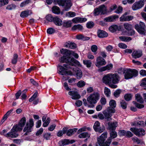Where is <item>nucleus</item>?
Listing matches in <instances>:
<instances>
[{
    "label": "nucleus",
    "mask_w": 146,
    "mask_h": 146,
    "mask_svg": "<svg viewBox=\"0 0 146 146\" xmlns=\"http://www.w3.org/2000/svg\"><path fill=\"white\" fill-rule=\"evenodd\" d=\"M60 62L66 63L63 64V66L65 68L60 65L58 66V73L62 75H72L73 74L71 71H66L67 69L72 68L70 66H81V65L80 62L73 58H71L70 57L63 56L60 58Z\"/></svg>",
    "instance_id": "obj_1"
},
{
    "label": "nucleus",
    "mask_w": 146,
    "mask_h": 146,
    "mask_svg": "<svg viewBox=\"0 0 146 146\" xmlns=\"http://www.w3.org/2000/svg\"><path fill=\"white\" fill-rule=\"evenodd\" d=\"M103 82L112 88H115L117 86L115 84H117L119 81V76L116 73L109 74L105 75L102 78Z\"/></svg>",
    "instance_id": "obj_2"
},
{
    "label": "nucleus",
    "mask_w": 146,
    "mask_h": 146,
    "mask_svg": "<svg viewBox=\"0 0 146 146\" xmlns=\"http://www.w3.org/2000/svg\"><path fill=\"white\" fill-rule=\"evenodd\" d=\"M100 97V94L97 92H94L91 94L87 98V101L90 105L89 107H93L94 105L96 104L97 101L99 100Z\"/></svg>",
    "instance_id": "obj_3"
},
{
    "label": "nucleus",
    "mask_w": 146,
    "mask_h": 146,
    "mask_svg": "<svg viewBox=\"0 0 146 146\" xmlns=\"http://www.w3.org/2000/svg\"><path fill=\"white\" fill-rule=\"evenodd\" d=\"M125 78L126 79L136 76L138 74V72L136 70L128 69L124 70Z\"/></svg>",
    "instance_id": "obj_4"
},
{
    "label": "nucleus",
    "mask_w": 146,
    "mask_h": 146,
    "mask_svg": "<svg viewBox=\"0 0 146 146\" xmlns=\"http://www.w3.org/2000/svg\"><path fill=\"white\" fill-rule=\"evenodd\" d=\"M108 133L107 132L103 133L98 139V142L100 146H109L110 144L108 145L107 140L104 142L107 137Z\"/></svg>",
    "instance_id": "obj_5"
},
{
    "label": "nucleus",
    "mask_w": 146,
    "mask_h": 146,
    "mask_svg": "<svg viewBox=\"0 0 146 146\" xmlns=\"http://www.w3.org/2000/svg\"><path fill=\"white\" fill-rule=\"evenodd\" d=\"M54 1L57 2L65 9L70 8L72 5L70 0H54Z\"/></svg>",
    "instance_id": "obj_6"
},
{
    "label": "nucleus",
    "mask_w": 146,
    "mask_h": 146,
    "mask_svg": "<svg viewBox=\"0 0 146 146\" xmlns=\"http://www.w3.org/2000/svg\"><path fill=\"white\" fill-rule=\"evenodd\" d=\"M135 29L140 33L144 34L145 33L146 26L143 22H140L139 24H136L135 25Z\"/></svg>",
    "instance_id": "obj_7"
},
{
    "label": "nucleus",
    "mask_w": 146,
    "mask_h": 146,
    "mask_svg": "<svg viewBox=\"0 0 146 146\" xmlns=\"http://www.w3.org/2000/svg\"><path fill=\"white\" fill-rule=\"evenodd\" d=\"M115 112V109L108 108L106 110L103 111V113L105 118L107 119L108 120H110L111 119V117L112 115V113H114Z\"/></svg>",
    "instance_id": "obj_8"
},
{
    "label": "nucleus",
    "mask_w": 146,
    "mask_h": 146,
    "mask_svg": "<svg viewBox=\"0 0 146 146\" xmlns=\"http://www.w3.org/2000/svg\"><path fill=\"white\" fill-rule=\"evenodd\" d=\"M130 130L138 136H143L145 134V130L142 128L136 129L134 128H131Z\"/></svg>",
    "instance_id": "obj_9"
},
{
    "label": "nucleus",
    "mask_w": 146,
    "mask_h": 146,
    "mask_svg": "<svg viewBox=\"0 0 146 146\" xmlns=\"http://www.w3.org/2000/svg\"><path fill=\"white\" fill-rule=\"evenodd\" d=\"M106 64V62L105 60L102 57L99 56H98L96 59V66L98 67H100Z\"/></svg>",
    "instance_id": "obj_10"
},
{
    "label": "nucleus",
    "mask_w": 146,
    "mask_h": 146,
    "mask_svg": "<svg viewBox=\"0 0 146 146\" xmlns=\"http://www.w3.org/2000/svg\"><path fill=\"white\" fill-rule=\"evenodd\" d=\"M144 5V1L141 0L135 2L132 6L133 9H139L143 7Z\"/></svg>",
    "instance_id": "obj_11"
},
{
    "label": "nucleus",
    "mask_w": 146,
    "mask_h": 146,
    "mask_svg": "<svg viewBox=\"0 0 146 146\" xmlns=\"http://www.w3.org/2000/svg\"><path fill=\"white\" fill-rule=\"evenodd\" d=\"M93 128L95 131L100 133L102 132L104 130V127L102 128L100 127V123L98 121L95 123Z\"/></svg>",
    "instance_id": "obj_12"
},
{
    "label": "nucleus",
    "mask_w": 146,
    "mask_h": 146,
    "mask_svg": "<svg viewBox=\"0 0 146 146\" xmlns=\"http://www.w3.org/2000/svg\"><path fill=\"white\" fill-rule=\"evenodd\" d=\"M108 10H94V15L95 16L98 15L107 14L110 12L111 11H108Z\"/></svg>",
    "instance_id": "obj_13"
},
{
    "label": "nucleus",
    "mask_w": 146,
    "mask_h": 146,
    "mask_svg": "<svg viewBox=\"0 0 146 146\" xmlns=\"http://www.w3.org/2000/svg\"><path fill=\"white\" fill-rule=\"evenodd\" d=\"M68 94L72 96L71 98L73 99L76 100L79 99L80 96L77 91H71L68 92Z\"/></svg>",
    "instance_id": "obj_14"
},
{
    "label": "nucleus",
    "mask_w": 146,
    "mask_h": 146,
    "mask_svg": "<svg viewBox=\"0 0 146 146\" xmlns=\"http://www.w3.org/2000/svg\"><path fill=\"white\" fill-rule=\"evenodd\" d=\"M114 131L115 130H113L110 132V137L107 140V142H108V145L109 144H110L111 142L112 139L115 138L117 136V132Z\"/></svg>",
    "instance_id": "obj_15"
},
{
    "label": "nucleus",
    "mask_w": 146,
    "mask_h": 146,
    "mask_svg": "<svg viewBox=\"0 0 146 146\" xmlns=\"http://www.w3.org/2000/svg\"><path fill=\"white\" fill-rule=\"evenodd\" d=\"M119 17L117 15H112L105 18L104 20L106 22H112L115 21Z\"/></svg>",
    "instance_id": "obj_16"
},
{
    "label": "nucleus",
    "mask_w": 146,
    "mask_h": 146,
    "mask_svg": "<svg viewBox=\"0 0 146 146\" xmlns=\"http://www.w3.org/2000/svg\"><path fill=\"white\" fill-rule=\"evenodd\" d=\"M72 70L74 73H75L77 78H80L82 76V72L79 69L75 67L73 68Z\"/></svg>",
    "instance_id": "obj_17"
},
{
    "label": "nucleus",
    "mask_w": 146,
    "mask_h": 146,
    "mask_svg": "<svg viewBox=\"0 0 146 146\" xmlns=\"http://www.w3.org/2000/svg\"><path fill=\"white\" fill-rule=\"evenodd\" d=\"M108 125L109 130H115L118 126V123L117 121L110 122L108 123Z\"/></svg>",
    "instance_id": "obj_18"
},
{
    "label": "nucleus",
    "mask_w": 146,
    "mask_h": 146,
    "mask_svg": "<svg viewBox=\"0 0 146 146\" xmlns=\"http://www.w3.org/2000/svg\"><path fill=\"white\" fill-rule=\"evenodd\" d=\"M76 44L75 43L69 41L66 42L64 44V46L65 47L71 49L76 48Z\"/></svg>",
    "instance_id": "obj_19"
},
{
    "label": "nucleus",
    "mask_w": 146,
    "mask_h": 146,
    "mask_svg": "<svg viewBox=\"0 0 146 146\" xmlns=\"http://www.w3.org/2000/svg\"><path fill=\"white\" fill-rule=\"evenodd\" d=\"M18 135L15 130H12V128L11 131L5 134V135L6 137L14 138L17 137Z\"/></svg>",
    "instance_id": "obj_20"
},
{
    "label": "nucleus",
    "mask_w": 146,
    "mask_h": 146,
    "mask_svg": "<svg viewBox=\"0 0 146 146\" xmlns=\"http://www.w3.org/2000/svg\"><path fill=\"white\" fill-rule=\"evenodd\" d=\"M31 129L32 128L29 126V123H27L26 125L23 130V131L25 133L24 135L26 136L29 135L31 131Z\"/></svg>",
    "instance_id": "obj_21"
},
{
    "label": "nucleus",
    "mask_w": 146,
    "mask_h": 146,
    "mask_svg": "<svg viewBox=\"0 0 146 146\" xmlns=\"http://www.w3.org/2000/svg\"><path fill=\"white\" fill-rule=\"evenodd\" d=\"M97 35L99 37L103 38L107 37L108 36V34L104 31L99 29L97 31Z\"/></svg>",
    "instance_id": "obj_22"
},
{
    "label": "nucleus",
    "mask_w": 146,
    "mask_h": 146,
    "mask_svg": "<svg viewBox=\"0 0 146 146\" xmlns=\"http://www.w3.org/2000/svg\"><path fill=\"white\" fill-rule=\"evenodd\" d=\"M32 13V12L31 11L29 10H25L21 13L20 15L21 17L25 18L31 15Z\"/></svg>",
    "instance_id": "obj_23"
},
{
    "label": "nucleus",
    "mask_w": 146,
    "mask_h": 146,
    "mask_svg": "<svg viewBox=\"0 0 146 146\" xmlns=\"http://www.w3.org/2000/svg\"><path fill=\"white\" fill-rule=\"evenodd\" d=\"M142 55V52L139 51H134L132 54L133 58H137L140 57Z\"/></svg>",
    "instance_id": "obj_24"
},
{
    "label": "nucleus",
    "mask_w": 146,
    "mask_h": 146,
    "mask_svg": "<svg viewBox=\"0 0 146 146\" xmlns=\"http://www.w3.org/2000/svg\"><path fill=\"white\" fill-rule=\"evenodd\" d=\"M109 31L112 33H114L117 31L119 30L118 26L116 25H111L109 28Z\"/></svg>",
    "instance_id": "obj_25"
},
{
    "label": "nucleus",
    "mask_w": 146,
    "mask_h": 146,
    "mask_svg": "<svg viewBox=\"0 0 146 146\" xmlns=\"http://www.w3.org/2000/svg\"><path fill=\"white\" fill-rule=\"evenodd\" d=\"M53 22L56 25L58 26H61L62 25V21L60 19L57 17H54Z\"/></svg>",
    "instance_id": "obj_26"
},
{
    "label": "nucleus",
    "mask_w": 146,
    "mask_h": 146,
    "mask_svg": "<svg viewBox=\"0 0 146 146\" xmlns=\"http://www.w3.org/2000/svg\"><path fill=\"white\" fill-rule=\"evenodd\" d=\"M113 67V65L111 64H108L106 66L103 67L101 68L102 71H105L106 70H109L111 69Z\"/></svg>",
    "instance_id": "obj_27"
},
{
    "label": "nucleus",
    "mask_w": 146,
    "mask_h": 146,
    "mask_svg": "<svg viewBox=\"0 0 146 146\" xmlns=\"http://www.w3.org/2000/svg\"><path fill=\"white\" fill-rule=\"evenodd\" d=\"M22 129V127L19 124L14 125L12 128V130H15L17 133V131H21Z\"/></svg>",
    "instance_id": "obj_28"
},
{
    "label": "nucleus",
    "mask_w": 146,
    "mask_h": 146,
    "mask_svg": "<svg viewBox=\"0 0 146 146\" xmlns=\"http://www.w3.org/2000/svg\"><path fill=\"white\" fill-rule=\"evenodd\" d=\"M123 26L124 28L128 31H129L132 29V25L129 23H125Z\"/></svg>",
    "instance_id": "obj_29"
},
{
    "label": "nucleus",
    "mask_w": 146,
    "mask_h": 146,
    "mask_svg": "<svg viewBox=\"0 0 146 146\" xmlns=\"http://www.w3.org/2000/svg\"><path fill=\"white\" fill-rule=\"evenodd\" d=\"M90 136V134L87 132H84L80 134L78 137L81 138H83L86 137L89 138Z\"/></svg>",
    "instance_id": "obj_30"
},
{
    "label": "nucleus",
    "mask_w": 146,
    "mask_h": 146,
    "mask_svg": "<svg viewBox=\"0 0 146 146\" xmlns=\"http://www.w3.org/2000/svg\"><path fill=\"white\" fill-rule=\"evenodd\" d=\"M83 29V27L82 26L79 24L74 25L72 28V29L74 31L76 30L81 31Z\"/></svg>",
    "instance_id": "obj_31"
},
{
    "label": "nucleus",
    "mask_w": 146,
    "mask_h": 146,
    "mask_svg": "<svg viewBox=\"0 0 146 146\" xmlns=\"http://www.w3.org/2000/svg\"><path fill=\"white\" fill-rule=\"evenodd\" d=\"M75 142L74 140H72L70 141L69 139H65L64 140L62 141V144L64 145H65L68 144L69 143H72Z\"/></svg>",
    "instance_id": "obj_32"
},
{
    "label": "nucleus",
    "mask_w": 146,
    "mask_h": 146,
    "mask_svg": "<svg viewBox=\"0 0 146 146\" xmlns=\"http://www.w3.org/2000/svg\"><path fill=\"white\" fill-rule=\"evenodd\" d=\"M119 38L120 40L123 41L128 42L131 40V37L126 36H119Z\"/></svg>",
    "instance_id": "obj_33"
},
{
    "label": "nucleus",
    "mask_w": 146,
    "mask_h": 146,
    "mask_svg": "<svg viewBox=\"0 0 146 146\" xmlns=\"http://www.w3.org/2000/svg\"><path fill=\"white\" fill-rule=\"evenodd\" d=\"M110 107L108 108H111L114 109L116 106V102L114 100H111L109 102Z\"/></svg>",
    "instance_id": "obj_34"
},
{
    "label": "nucleus",
    "mask_w": 146,
    "mask_h": 146,
    "mask_svg": "<svg viewBox=\"0 0 146 146\" xmlns=\"http://www.w3.org/2000/svg\"><path fill=\"white\" fill-rule=\"evenodd\" d=\"M77 129H70L67 131L66 134L68 136H70L76 132Z\"/></svg>",
    "instance_id": "obj_35"
},
{
    "label": "nucleus",
    "mask_w": 146,
    "mask_h": 146,
    "mask_svg": "<svg viewBox=\"0 0 146 146\" xmlns=\"http://www.w3.org/2000/svg\"><path fill=\"white\" fill-rule=\"evenodd\" d=\"M60 52L62 54L67 55L68 54H70L71 53L70 50L65 49H61L60 50Z\"/></svg>",
    "instance_id": "obj_36"
},
{
    "label": "nucleus",
    "mask_w": 146,
    "mask_h": 146,
    "mask_svg": "<svg viewBox=\"0 0 146 146\" xmlns=\"http://www.w3.org/2000/svg\"><path fill=\"white\" fill-rule=\"evenodd\" d=\"M83 63L86 65L88 68L90 67L92 65V62L90 60H85L83 61Z\"/></svg>",
    "instance_id": "obj_37"
},
{
    "label": "nucleus",
    "mask_w": 146,
    "mask_h": 146,
    "mask_svg": "<svg viewBox=\"0 0 146 146\" xmlns=\"http://www.w3.org/2000/svg\"><path fill=\"white\" fill-rule=\"evenodd\" d=\"M45 18L46 20L50 22H53L54 19V17L50 14L46 16Z\"/></svg>",
    "instance_id": "obj_38"
},
{
    "label": "nucleus",
    "mask_w": 146,
    "mask_h": 146,
    "mask_svg": "<svg viewBox=\"0 0 146 146\" xmlns=\"http://www.w3.org/2000/svg\"><path fill=\"white\" fill-rule=\"evenodd\" d=\"M135 98L137 101L141 103L143 102V100L141 96L139 94L135 95Z\"/></svg>",
    "instance_id": "obj_39"
},
{
    "label": "nucleus",
    "mask_w": 146,
    "mask_h": 146,
    "mask_svg": "<svg viewBox=\"0 0 146 146\" xmlns=\"http://www.w3.org/2000/svg\"><path fill=\"white\" fill-rule=\"evenodd\" d=\"M26 122V119L25 117H23L21 118L19 122V124L22 127L25 125Z\"/></svg>",
    "instance_id": "obj_40"
},
{
    "label": "nucleus",
    "mask_w": 146,
    "mask_h": 146,
    "mask_svg": "<svg viewBox=\"0 0 146 146\" xmlns=\"http://www.w3.org/2000/svg\"><path fill=\"white\" fill-rule=\"evenodd\" d=\"M87 130L88 131H90L91 129L89 127H87L86 126H84V127L79 129L78 131V133H80L86 131Z\"/></svg>",
    "instance_id": "obj_41"
},
{
    "label": "nucleus",
    "mask_w": 146,
    "mask_h": 146,
    "mask_svg": "<svg viewBox=\"0 0 146 146\" xmlns=\"http://www.w3.org/2000/svg\"><path fill=\"white\" fill-rule=\"evenodd\" d=\"M18 57V56L17 54H14L12 60V63L13 64H16L17 62Z\"/></svg>",
    "instance_id": "obj_42"
},
{
    "label": "nucleus",
    "mask_w": 146,
    "mask_h": 146,
    "mask_svg": "<svg viewBox=\"0 0 146 146\" xmlns=\"http://www.w3.org/2000/svg\"><path fill=\"white\" fill-rule=\"evenodd\" d=\"M104 92L105 94L107 97H109L111 94L110 90V89L108 88L105 87L104 88Z\"/></svg>",
    "instance_id": "obj_43"
},
{
    "label": "nucleus",
    "mask_w": 146,
    "mask_h": 146,
    "mask_svg": "<svg viewBox=\"0 0 146 146\" xmlns=\"http://www.w3.org/2000/svg\"><path fill=\"white\" fill-rule=\"evenodd\" d=\"M76 15V13L70 11L67 12L66 14V16L68 17H73Z\"/></svg>",
    "instance_id": "obj_44"
},
{
    "label": "nucleus",
    "mask_w": 146,
    "mask_h": 146,
    "mask_svg": "<svg viewBox=\"0 0 146 146\" xmlns=\"http://www.w3.org/2000/svg\"><path fill=\"white\" fill-rule=\"evenodd\" d=\"M52 11L55 14L58 15L60 14L62 15L64 14V10L61 11L60 10H52Z\"/></svg>",
    "instance_id": "obj_45"
},
{
    "label": "nucleus",
    "mask_w": 146,
    "mask_h": 146,
    "mask_svg": "<svg viewBox=\"0 0 146 146\" xmlns=\"http://www.w3.org/2000/svg\"><path fill=\"white\" fill-rule=\"evenodd\" d=\"M72 24V22L70 21H68L64 22L63 24V26L65 27H68L71 26Z\"/></svg>",
    "instance_id": "obj_46"
},
{
    "label": "nucleus",
    "mask_w": 146,
    "mask_h": 146,
    "mask_svg": "<svg viewBox=\"0 0 146 146\" xmlns=\"http://www.w3.org/2000/svg\"><path fill=\"white\" fill-rule=\"evenodd\" d=\"M91 49L92 51L94 53V54H96V52L98 49V47L96 45H92L91 46Z\"/></svg>",
    "instance_id": "obj_47"
},
{
    "label": "nucleus",
    "mask_w": 146,
    "mask_h": 146,
    "mask_svg": "<svg viewBox=\"0 0 146 146\" xmlns=\"http://www.w3.org/2000/svg\"><path fill=\"white\" fill-rule=\"evenodd\" d=\"M30 0H25L21 3L20 6L23 7L30 3Z\"/></svg>",
    "instance_id": "obj_48"
},
{
    "label": "nucleus",
    "mask_w": 146,
    "mask_h": 146,
    "mask_svg": "<svg viewBox=\"0 0 146 146\" xmlns=\"http://www.w3.org/2000/svg\"><path fill=\"white\" fill-rule=\"evenodd\" d=\"M122 108L125 109L127 108V103L124 100H121L120 102Z\"/></svg>",
    "instance_id": "obj_49"
},
{
    "label": "nucleus",
    "mask_w": 146,
    "mask_h": 146,
    "mask_svg": "<svg viewBox=\"0 0 146 146\" xmlns=\"http://www.w3.org/2000/svg\"><path fill=\"white\" fill-rule=\"evenodd\" d=\"M85 85V82L82 80H81L78 82L77 83V86L80 88H81L84 86Z\"/></svg>",
    "instance_id": "obj_50"
},
{
    "label": "nucleus",
    "mask_w": 146,
    "mask_h": 146,
    "mask_svg": "<svg viewBox=\"0 0 146 146\" xmlns=\"http://www.w3.org/2000/svg\"><path fill=\"white\" fill-rule=\"evenodd\" d=\"M94 25V24L93 22H89L87 23L86 27L90 29L92 28Z\"/></svg>",
    "instance_id": "obj_51"
},
{
    "label": "nucleus",
    "mask_w": 146,
    "mask_h": 146,
    "mask_svg": "<svg viewBox=\"0 0 146 146\" xmlns=\"http://www.w3.org/2000/svg\"><path fill=\"white\" fill-rule=\"evenodd\" d=\"M8 0H0V6L6 5L8 3Z\"/></svg>",
    "instance_id": "obj_52"
},
{
    "label": "nucleus",
    "mask_w": 146,
    "mask_h": 146,
    "mask_svg": "<svg viewBox=\"0 0 146 146\" xmlns=\"http://www.w3.org/2000/svg\"><path fill=\"white\" fill-rule=\"evenodd\" d=\"M50 119L49 117H48L45 121L43 125L44 127H46L49 123Z\"/></svg>",
    "instance_id": "obj_53"
},
{
    "label": "nucleus",
    "mask_w": 146,
    "mask_h": 146,
    "mask_svg": "<svg viewBox=\"0 0 146 146\" xmlns=\"http://www.w3.org/2000/svg\"><path fill=\"white\" fill-rule=\"evenodd\" d=\"M124 98L125 100L129 101L131 99L132 96L130 94H127L124 96Z\"/></svg>",
    "instance_id": "obj_54"
},
{
    "label": "nucleus",
    "mask_w": 146,
    "mask_h": 146,
    "mask_svg": "<svg viewBox=\"0 0 146 146\" xmlns=\"http://www.w3.org/2000/svg\"><path fill=\"white\" fill-rule=\"evenodd\" d=\"M38 95V92L36 91L33 96L29 99V102H31L33 101L37 96Z\"/></svg>",
    "instance_id": "obj_55"
},
{
    "label": "nucleus",
    "mask_w": 146,
    "mask_h": 146,
    "mask_svg": "<svg viewBox=\"0 0 146 146\" xmlns=\"http://www.w3.org/2000/svg\"><path fill=\"white\" fill-rule=\"evenodd\" d=\"M121 92V91L120 90H116L114 93V96L116 97H119Z\"/></svg>",
    "instance_id": "obj_56"
},
{
    "label": "nucleus",
    "mask_w": 146,
    "mask_h": 146,
    "mask_svg": "<svg viewBox=\"0 0 146 146\" xmlns=\"http://www.w3.org/2000/svg\"><path fill=\"white\" fill-rule=\"evenodd\" d=\"M140 86L146 87V78H145L141 80Z\"/></svg>",
    "instance_id": "obj_57"
},
{
    "label": "nucleus",
    "mask_w": 146,
    "mask_h": 146,
    "mask_svg": "<svg viewBox=\"0 0 146 146\" xmlns=\"http://www.w3.org/2000/svg\"><path fill=\"white\" fill-rule=\"evenodd\" d=\"M100 103L102 105H104L106 103V100L104 97H102L100 100Z\"/></svg>",
    "instance_id": "obj_58"
},
{
    "label": "nucleus",
    "mask_w": 146,
    "mask_h": 146,
    "mask_svg": "<svg viewBox=\"0 0 146 146\" xmlns=\"http://www.w3.org/2000/svg\"><path fill=\"white\" fill-rule=\"evenodd\" d=\"M16 6L13 4L8 5L7 7V9H13L16 8Z\"/></svg>",
    "instance_id": "obj_59"
},
{
    "label": "nucleus",
    "mask_w": 146,
    "mask_h": 146,
    "mask_svg": "<svg viewBox=\"0 0 146 146\" xmlns=\"http://www.w3.org/2000/svg\"><path fill=\"white\" fill-rule=\"evenodd\" d=\"M126 132L124 130H121L119 131V135L120 136H123L126 135Z\"/></svg>",
    "instance_id": "obj_60"
},
{
    "label": "nucleus",
    "mask_w": 146,
    "mask_h": 146,
    "mask_svg": "<svg viewBox=\"0 0 146 146\" xmlns=\"http://www.w3.org/2000/svg\"><path fill=\"white\" fill-rule=\"evenodd\" d=\"M100 55L102 57V58H105L107 56L106 53L104 51H101L100 52Z\"/></svg>",
    "instance_id": "obj_61"
},
{
    "label": "nucleus",
    "mask_w": 146,
    "mask_h": 146,
    "mask_svg": "<svg viewBox=\"0 0 146 146\" xmlns=\"http://www.w3.org/2000/svg\"><path fill=\"white\" fill-rule=\"evenodd\" d=\"M72 21L74 23H79V17L74 18L72 19Z\"/></svg>",
    "instance_id": "obj_62"
},
{
    "label": "nucleus",
    "mask_w": 146,
    "mask_h": 146,
    "mask_svg": "<svg viewBox=\"0 0 146 146\" xmlns=\"http://www.w3.org/2000/svg\"><path fill=\"white\" fill-rule=\"evenodd\" d=\"M56 125L55 124L51 125L48 128V130L50 131H53L56 127Z\"/></svg>",
    "instance_id": "obj_63"
},
{
    "label": "nucleus",
    "mask_w": 146,
    "mask_h": 146,
    "mask_svg": "<svg viewBox=\"0 0 146 146\" xmlns=\"http://www.w3.org/2000/svg\"><path fill=\"white\" fill-rule=\"evenodd\" d=\"M140 74L142 76H146V70H141L139 71Z\"/></svg>",
    "instance_id": "obj_64"
}]
</instances>
